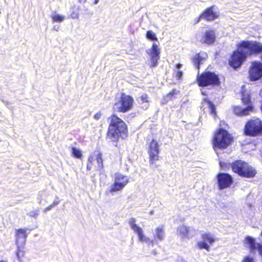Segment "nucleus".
Listing matches in <instances>:
<instances>
[{"instance_id":"5701e85b","label":"nucleus","mask_w":262,"mask_h":262,"mask_svg":"<svg viewBox=\"0 0 262 262\" xmlns=\"http://www.w3.org/2000/svg\"><path fill=\"white\" fill-rule=\"evenodd\" d=\"M16 256L17 260H23L25 255L24 246L16 245Z\"/></svg>"},{"instance_id":"2f4dec72","label":"nucleus","mask_w":262,"mask_h":262,"mask_svg":"<svg viewBox=\"0 0 262 262\" xmlns=\"http://www.w3.org/2000/svg\"><path fill=\"white\" fill-rule=\"evenodd\" d=\"M183 76V72L181 71H176V76L178 79H180Z\"/></svg>"},{"instance_id":"412c9836","label":"nucleus","mask_w":262,"mask_h":262,"mask_svg":"<svg viewBox=\"0 0 262 262\" xmlns=\"http://www.w3.org/2000/svg\"><path fill=\"white\" fill-rule=\"evenodd\" d=\"M213 7H210L206 10V11L200 16V19L205 18L207 20H212L218 17L216 12H214Z\"/></svg>"},{"instance_id":"4be33fe9","label":"nucleus","mask_w":262,"mask_h":262,"mask_svg":"<svg viewBox=\"0 0 262 262\" xmlns=\"http://www.w3.org/2000/svg\"><path fill=\"white\" fill-rule=\"evenodd\" d=\"M215 39V33L212 30L207 31L203 36L201 41L206 44H211Z\"/></svg>"},{"instance_id":"79ce46f5","label":"nucleus","mask_w":262,"mask_h":262,"mask_svg":"<svg viewBox=\"0 0 262 262\" xmlns=\"http://www.w3.org/2000/svg\"><path fill=\"white\" fill-rule=\"evenodd\" d=\"M202 93L204 95H206V94L205 92H204L203 91H202Z\"/></svg>"},{"instance_id":"9d476101","label":"nucleus","mask_w":262,"mask_h":262,"mask_svg":"<svg viewBox=\"0 0 262 262\" xmlns=\"http://www.w3.org/2000/svg\"><path fill=\"white\" fill-rule=\"evenodd\" d=\"M239 50L244 51L246 55L258 53L262 51V44L252 41H243L239 45Z\"/></svg>"},{"instance_id":"e433bc0d","label":"nucleus","mask_w":262,"mask_h":262,"mask_svg":"<svg viewBox=\"0 0 262 262\" xmlns=\"http://www.w3.org/2000/svg\"><path fill=\"white\" fill-rule=\"evenodd\" d=\"M78 2L80 4H84L86 2V0H78Z\"/></svg>"},{"instance_id":"dca6fc26","label":"nucleus","mask_w":262,"mask_h":262,"mask_svg":"<svg viewBox=\"0 0 262 262\" xmlns=\"http://www.w3.org/2000/svg\"><path fill=\"white\" fill-rule=\"evenodd\" d=\"M197 231L193 228L184 225L179 226L177 229V234L181 238H189L194 236Z\"/></svg>"},{"instance_id":"7c9ffc66","label":"nucleus","mask_w":262,"mask_h":262,"mask_svg":"<svg viewBox=\"0 0 262 262\" xmlns=\"http://www.w3.org/2000/svg\"><path fill=\"white\" fill-rule=\"evenodd\" d=\"M71 17L73 19L78 18L79 17V12L77 11H73L71 14Z\"/></svg>"},{"instance_id":"f704fd0d","label":"nucleus","mask_w":262,"mask_h":262,"mask_svg":"<svg viewBox=\"0 0 262 262\" xmlns=\"http://www.w3.org/2000/svg\"><path fill=\"white\" fill-rule=\"evenodd\" d=\"M182 64H181V63H178V64H177L176 65V68H177V69H179L181 68H182Z\"/></svg>"},{"instance_id":"6ab92c4d","label":"nucleus","mask_w":262,"mask_h":262,"mask_svg":"<svg viewBox=\"0 0 262 262\" xmlns=\"http://www.w3.org/2000/svg\"><path fill=\"white\" fill-rule=\"evenodd\" d=\"M15 236L16 245L24 246L25 245L27 237L26 229H19L16 230Z\"/></svg>"},{"instance_id":"bb28decb","label":"nucleus","mask_w":262,"mask_h":262,"mask_svg":"<svg viewBox=\"0 0 262 262\" xmlns=\"http://www.w3.org/2000/svg\"><path fill=\"white\" fill-rule=\"evenodd\" d=\"M146 37L147 39H150L151 40H157L158 38L156 37V35L154 32L152 31H147L146 32Z\"/></svg>"},{"instance_id":"7ed1b4c3","label":"nucleus","mask_w":262,"mask_h":262,"mask_svg":"<svg viewBox=\"0 0 262 262\" xmlns=\"http://www.w3.org/2000/svg\"><path fill=\"white\" fill-rule=\"evenodd\" d=\"M232 142V137L225 129L220 128L214 134L212 143L214 150L225 149Z\"/></svg>"},{"instance_id":"b1692460","label":"nucleus","mask_w":262,"mask_h":262,"mask_svg":"<svg viewBox=\"0 0 262 262\" xmlns=\"http://www.w3.org/2000/svg\"><path fill=\"white\" fill-rule=\"evenodd\" d=\"M52 19L54 23H61L65 19V16L57 13H54L51 16Z\"/></svg>"},{"instance_id":"0eeeda50","label":"nucleus","mask_w":262,"mask_h":262,"mask_svg":"<svg viewBox=\"0 0 262 262\" xmlns=\"http://www.w3.org/2000/svg\"><path fill=\"white\" fill-rule=\"evenodd\" d=\"M246 135L256 136L262 133V121L259 119H253L249 121L245 127Z\"/></svg>"},{"instance_id":"1a4fd4ad","label":"nucleus","mask_w":262,"mask_h":262,"mask_svg":"<svg viewBox=\"0 0 262 262\" xmlns=\"http://www.w3.org/2000/svg\"><path fill=\"white\" fill-rule=\"evenodd\" d=\"M198 82L201 86L208 85H216L220 82L219 77L215 73L211 72H206L198 76Z\"/></svg>"},{"instance_id":"393cba45","label":"nucleus","mask_w":262,"mask_h":262,"mask_svg":"<svg viewBox=\"0 0 262 262\" xmlns=\"http://www.w3.org/2000/svg\"><path fill=\"white\" fill-rule=\"evenodd\" d=\"M71 152L72 155L76 158L80 159L82 156V152L79 148L72 147Z\"/></svg>"},{"instance_id":"20e7f679","label":"nucleus","mask_w":262,"mask_h":262,"mask_svg":"<svg viewBox=\"0 0 262 262\" xmlns=\"http://www.w3.org/2000/svg\"><path fill=\"white\" fill-rule=\"evenodd\" d=\"M242 95V100L244 104H247L248 106L246 108H242L241 106H234L233 112L236 115L240 116H244L249 115L251 112L253 111V107L251 104L250 100V96L248 92L246 91V86L243 85L242 86L241 91Z\"/></svg>"},{"instance_id":"4468645a","label":"nucleus","mask_w":262,"mask_h":262,"mask_svg":"<svg viewBox=\"0 0 262 262\" xmlns=\"http://www.w3.org/2000/svg\"><path fill=\"white\" fill-rule=\"evenodd\" d=\"M249 76L251 80H256L262 77V63L259 61H254L249 71Z\"/></svg>"},{"instance_id":"72a5a7b5","label":"nucleus","mask_w":262,"mask_h":262,"mask_svg":"<svg viewBox=\"0 0 262 262\" xmlns=\"http://www.w3.org/2000/svg\"><path fill=\"white\" fill-rule=\"evenodd\" d=\"M29 215L36 218L38 215L37 211H31L29 213Z\"/></svg>"},{"instance_id":"c03bdc74","label":"nucleus","mask_w":262,"mask_h":262,"mask_svg":"<svg viewBox=\"0 0 262 262\" xmlns=\"http://www.w3.org/2000/svg\"><path fill=\"white\" fill-rule=\"evenodd\" d=\"M0 262H8L7 261H5V260H1Z\"/></svg>"},{"instance_id":"f8f14e48","label":"nucleus","mask_w":262,"mask_h":262,"mask_svg":"<svg viewBox=\"0 0 262 262\" xmlns=\"http://www.w3.org/2000/svg\"><path fill=\"white\" fill-rule=\"evenodd\" d=\"M203 241L198 242L197 245L200 249L210 250V245H212L216 240L215 236L210 232H205L202 234Z\"/></svg>"},{"instance_id":"a878e982","label":"nucleus","mask_w":262,"mask_h":262,"mask_svg":"<svg viewBox=\"0 0 262 262\" xmlns=\"http://www.w3.org/2000/svg\"><path fill=\"white\" fill-rule=\"evenodd\" d=\"M141 101L142 103H145L144 105L142 106V107L144 109H146L148 107V103L149 102V98L147 94H144L141 96Z\"/></svg>"},{"instance_id":"ddd939ff","label":"nucleus","mask_w":262,"mask_h":262,"mask_svg":"<svg viewBox=\"0 0 262 262\" xmlns=\"http://www.w3.org/2000/svg\"><path fill=\"white\" fill-rule=\"evenodd\" d=\"M246 57L245 52L239 50L238 46L237 51L234 52L231 56V60L229 61L230 65L234 68H238L246 59Z\"/></svg>"},{"instance_id":"f03ea898","label":"nucleus","mask_w":262,"mask_h":262,"mask_svg":"<svg viewBox=\"0 0 262 262\" xmlns=\"http://www.w3.org/2000/svg\"><path fill=\"white\" fill-rule=\"evenodd\" d=\"M110 124L107 137L113 141H116L119 137L123 139L127 136V128L125 122L116 115L110 117Z\"/></svg>"},{"instance_id":"423d86ee","label":"nucleus","mask_w":262,"mask_h":262,"mask_svg":"<svg viewBox=\"0 0 262 262\" xmlns=\"http://www.w3.org/2000/svg\"><path fill=\"white\" fill-rule=\"evenodd\" d=\"M133 102L131 96L122 94L120 99L115 103L114 108L119 112L125 113L132 109Z\"/></svg>"},{"instance_id":"37998d69","label":"nucleus","mask_w":262,"mask_h":262,"mask_svg":"<svg viewBox=\"0 0 262 262\" xmlns=\"http://www.w3.org/2000/svg\"><path fill=\"white\" fill-rule=\"evenodd\" d=\"M18 262H23V260H17Z\"/></svg>"},{"instance_id":"f3484780","label":"nucleus","mask_w":262,"mask_h":262,"mask_svg":"<svg viewBox=\"0 0 262 262\" xmlns=\"http://www.w3.org/2000/svg\"><path fill=\"white\" fill-rule=\"evenodd\" d=\"M147 53L150 56L151 67H156L158 60L160 59V48L158 47L157 45L153 43L151 48L148 50L147 51Z\"/></svg>"},{"instance_id":"473e14b6","label":"nucleus","mask_w":262,"mask_h":262,"mask_svg":"<svg viewBox=\"0 0 262 262\" xmlns=\"http://www.w3.org/2000/svg\"><path fill=\"white\" fill-rule=\"evenodd\" d=\"M101 117V113L100 112L96 113L94 116V118L96 120H98Z\"/></svg>"},{"instance_id":"c9c22d12","label":"nucleus","mask_w":262,"mask_h":262,"mask_svg":"<svg viewBox=\"0 0 262 262\" xmlns=\"http://www.w3.org/2000/svg\"><path fill=\"white\" fill-rule=\"evenodd\" d=\"M58 202H54L51 205V207H54L57 204H58Z\"/></svg>"},{"instance_id":"39448f33","label":"nucleus","mask_w":262,"mask_h":262,"mask_svg":"<svg viewBox=\"0 0 262 262\" xmlns=\"http://www.w3.org/2000/svg\"><path fill=\"white\" fill-rule=\"evenodd\" d=\"M232 170L239 176L251 178L253 177L256 171L251 166L244 161L237 160L232 164Z\"/></svg>"},{"instance_id":"c85d7f7f","label":"nucleus","mask_w":262,"mask_h":262,"mask_svg":"<svg viewBox=\"0 0 262 262\" xmlns=\"http://www.w3.org/2000/svg\"><path fill=\"white\" fill-rule=\"evenodd\" d=\"M177 93V92H176V90L172 91L171 92L169 93L166 97V98L164 99V100L162 101L163 103H164L168 101V100L172 99V96L174 94H176Z\"/></svg>"},{"instance_id":"6e6552de","label":"nucleus","mask_w":262,"mask_h":262,"mask_svg":"<svg viewBox=\"0 0 262 262\" xmlns=\"http://www.w3.org/2000/svg\"><path fill=\"white\" fill-rule=\"evenodd\" d=\"M128 182L129 179L127 176L120 173H115L114 182L111 186L110 192L113 194L115 192L122 191Z\"/></svg>"},{"instance_id":"9b49d317","label":"nucleus","mask_w":262,"mask_h":262,"mask_svg":"<svg viewBox=\"0 0 262 262\" xmlns=\"http://www.w3.org/2000/svg\"><path fill=\"white\" fill-rule=\"evenodd\" d=\"M92 165H94L98 170L103 169V160L102 154L100 152L95 151L89 157L86 167L87 169L90 170L92 168Z\"/></svg>"},{"instance_id":"4c0bfd02","label":"nucleus","mask_w":262,"mask_h":262,"mask_svg":"<svg viewBox=\"0 0 262 262\" xmlns=\"http://www.w3.org/2000/svg\"><path fill=\"white\" fill-rule=\"evenodd\" d=\"M59 26L56 27V26H54L53 27V29H54V30H55V31H57L58 30V29H59Z\"/></svg>"},{"instance_id":"a211bd4d","label":"nucleus","mask_w":262,"mask_h":262,"mask_svg":"<svg viewBox=\"0 0 262 262\" xmlns=\"http://www.w3.org/2000/svg\"><path fill=\"white\" fill-rule=\"evenodd\" d=\"M149 154L151 164L158 160L159 155V145L158 142L152 140L149 145Z\"/></svg>"},{"instance_id":"2eb2a0df","label":"nucleus","mask_w":262,"mask_h":262,"mask_svg":"<svg viewBox=\"0 0 262 262\" xmlns=\"http://www.w3.org/2000/svg\"><path fill=\"white\" fill-rule=\"evenodd\" d=\"M217 180L220 189L230 187L233 181L232 177L226 173H219L217 176Z\"/></svg>"},{"instance_id":"aec40b11","label":"nucleus","mask_w":262,"mask_h":262,"mask_svg":"<svg viewBox=\"0 0 262 262\" xmlns=\"http://www.w3.org/2000/svg\"><path fill=\"white\" fill-rule=\"evenodd\" d=\"M207 57V54L204 52H201L193 57L192 61L198 69H199L200 65L203 63Z\"/></svg>"},{"instance_id":"a18cd8bd","label":"nucleus","mask_w":262,"mask_h":262,"mask_svg":"<svg viewBox=\"0 0 262 262\" xmlns=\"http://www.w3.org/2000/svg\"><path fill=\"white\" fill-rule=\"evenodd\" d=\"M261 236H262V231H261Z\"/></svg>"},{"instance_id":"a19ab883","label":"nucleus","mask_w":262,"mask_h":262,"mask_svg":"<svg viewBox=\"0 0 262 262\" xmlns=\"http://www.w3.org/2000/svg\"><path fill=\"white\" fill-rule=\"evenodd\" d=\"M220 164L221 167L223 168L224 163L222 162H220Z\"/></svg>"},{"instance_id":"f257e3e1","label":"nucleus","mask_w":262,"mask_h":262,"mask_svg":"<svg viewBox=\"0 0 262 262\" xmlns=\"http://www.w3.org/2000/svg\"><path fill=\"white\" fill-rule=\"evenodd\" d=\"M136 222V221L134 218H131L128 221L130 228L137 235L140 242L145 243L148 245H152L155 242H157L164 239L165 234L163 226H159L154 229L153 231L154 239H152L144 234L143 229Z\"/></svg>"},{"instance_id":"58836bf2","label":"nucleus","mask_w":262,"mask_h":262,"mask_svg":"<svg viewBox=\"0 0 262 262\" xmlns=\"http://www.w3.org/2000/svg\"><path fill=\"white\" fill-rule=\"evenodd\" d=\"M53 207H51V205L48 207H47L46 209H45V211H48L49 210H50L51 208H52Z\"/></svg>"},{"instance_id":"ea45409f","label":"nucleus","mask_w":262,"mask_h":262,"mask_svg":"<svg viewBox=\"0 0 262 262\" xmlns=\"http://www.w3.org/2000/svg\"><path fill=\"white\" fill-rule=\"evenodd\" d=\"M99 1H100V0H94V4H95V5L97 4L98 3V2H99Z\"/></svg>"},{"instance_id":"cd10ccee","label":"nucleus","mask_w":262,"mask_h":262,"mask_svg":"<svg viewBox=\"0 0 262 262\" xmlns=\"http://www.w3.org/2000/svg\"><path fill=\"white\" fill-rule=\"evenodd\" d=\"M204 101L205 103H206L207 105L208 106V107L210 108L211 110V113L213 114L215 113V107L213 105V104L209 100H208L207 98L204 99Z\"/></svg>"},{"instance_id":"c756f323","label":"nucleus","mask_w":262,"mask_h":262,"mask_svg":"<svg viewBox=\"0 0 262 262\" xmlns=\"http://www.w3.org/2000/svg\"><path fill=\"white\" fill-rule=\"evenodd\" d=\"M242 262H255V261L254 260L253 258L249 256H247L244 258Z\"/></svg>"},{"instance_id":"49530a36","label":"nucleus","mask_w":262,"mask_h":262,"mask_svg":"<svg viewBox=\"0 0 262 262\" xmlns=\"http://www.w3.org/2000/svg\"><path fill=\"white\" fill-rule=\"evenodd\" d=\"M0 142H1V140H0Z\"/></svg>"}]
</instances>
